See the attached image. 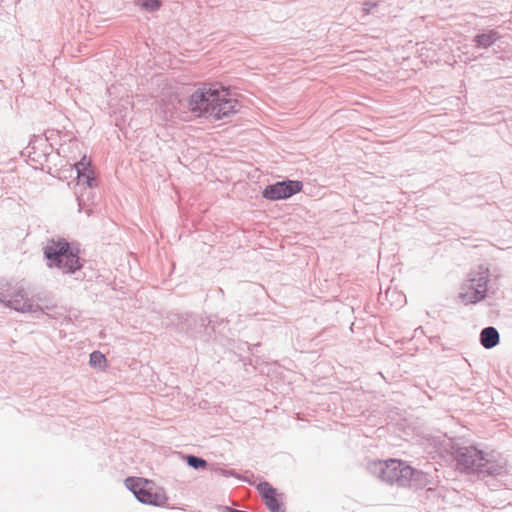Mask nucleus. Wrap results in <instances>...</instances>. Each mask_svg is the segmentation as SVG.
<instances>
[{
    "instance_id": "16",
    "label": "nucleus",
    "mask_w": 512,
    "mask_h": 512,
    "mask_svg": "<svg viewBox=\"0 0 512 512\" xmlns=\"http://www.w3.org/2000/svg\"><path fill=\"white\" fill-rule=\"evenodd\" d=\"M187 462L190 466L194 468H204L207 465L205 460L195 456H188Z\"/></svg>"
},
{
    "instance_id": "11",
    "label": "nucleus",
    "mask_w": 512,
    "mask_h": 512,
    "mask_svg": "<svg viewBox=\"0 0 512 512\" xmlns=\"http://www.w3.org/2000/svg\"><path fill=\"white\" fill-rule=\"evenodd\" d=\"M500 334L493 326L485 327L480 332V343L485 349H492L499 344Z\"/></svg>"
},
{
    "instance_id": "15",
    "label": "nucleus",
    "mask_w": 512,
    "mask_h": 512,
    "mask_svg": "<svg viewBox=\"0 0 512 512\" xmlns=\"http://www.w3.org/2000/svg\"><path fill=\"white\" fill-rule=\"evenodd\" d=\"M10 303H11L12 307L17 311L27 312V311H31V309H32V305L30 303L25 301L21 304L20 300H18L17 298L10 301Z\"/></svg>"
},
{
    "instance_id": "6",
    "label": "nucleus",
    "mask_w": 512,
    "mask_h": 512,
    "mask_svg": "<svg viewBox=\"0 0 512 512\" xmlns=\"http://www.w3.org/2000/svg\"><path fill=\"white\" fill-rule=\"evenodd\" d=\"M44 255L48 260L52 261L50 267L53 265L57 267L67 257L69 265L76 263V251L72 249L65 239H52L48 241L44 248Z\"/></svg>"
},
{
    "instance_id": "17",
    "label": "nucleus",
    "mask_w": 512,
    "mask_h": 512,
    "mask_svg": "<svg viewBox=\"0 0 512 512\" xmlns=\"http://www.w3.org/2000/svg\"><path fill=\"white\" fill-rule=\"evenodd\" d=\"M16 297H20L21 299H24V295L22 293L17 294Z\"/></svg>"
},
{
    "instance_id": "18",
    "label": "nucleus",
    "mask_w": 512,
    "mask_h": 512,
    "mask_svg": "<svg viewBox=\"0 0 512 512\" xmlns=\"http://www.w3.org/2000/svg\"><path fill=\"white\" fill-rule=\"evenodd\" d=\"M449 104H450V105H453V101H452V99H451V98H450Z\"/></svg>"
},
{
    "instance_id": "5",
    "label": "nucleus",
    "mask_w": 512,
    "mask_h": 512,
    "mask_svg": "<svg viewBox=\"0 0 512 512\" xmlns=\"http://www.w3.org/2000/svg\"><path fill=\"white\" fill-rule=\"evenodd\" d=\"M381 479L388 483H401L412 478L414 469L404 462L390 459L380 463Z\"/></svg>"
},
{
    "instance_id": "2",
    "label": "nucleus",
    "mask_w": 512,
    "mask_h": 512,
    "mask_svg": "<svg viewBox=\"0 0 512 512\" xmlns=\"http://www.w3.org/2000/svg\"><path fill=\"white\" fill-rule=\"evenodd\" d=\"M187 108L196 117L221 121L237 114L241 104L237 94L229 87L220 83H205L189 96Z\"/></svg>"
},
{
    "instance_id": "1",
    "label": "nucleus",
    "mask_w": 512,
    "mask_h": 512,
    "mask_svg": "<svg viewBox=\"0 0 512 512\" xmlns=\"http://www.w3.org/2000/svg\"><path fill=\"white\" fill-rule=\"evenodd\" d=\"M450 456L455 461V469L464 474H476L479 478L486 476H500L507 473V461L499 457L495 459L493 455H488L472 444L465 445L460 443L465 435H458L457 431L452 430V426L461 429L453 417H450Z\"/></svg>"
},
{
    "instance_id": "8",
    "label": "nucleus",
    "mask_w": 512,
    "mask_h": 512,
    "mask_svg": "<svg viewBox=\"0 0 512 512\" xmlns=\"http://www.w3.org/2000/svg\"><path fill=\"white\" fill-rule=\"evenodd\" d=\"M258 489L265 505L271 512H284L282 495L275 488L268 483H262L258 486Z\"/></svg>"
},
{
    "instance_id": "10",
    "label": "nucleus",
    "mask_w": 512,
    "mask_h": 512,
    "mask_svg": "<svg viewBox=\"0 0 512 512\" xmlns=\"http://www.w3.org/2000/svg\"><path fill=\"white\" fill-rule=\"evenodd\" d=\"M501 38V35L498 31L494 29L486 30L477 33L473 37L474 46L478 49H488L492 45L496 43Z\"/></svg>"
},
{
    "instance_id": "4",
    "label": "nucleus",
    "mask_w": 512,
    "mask_h": 512,
    "mask_svg": "<svg viewBox=\"0 0 512 512\" xmlns=\"http://www.w3.org/2000/svg\"><path fill=\"white\" fill-rule=\"evenodd\" d=\"M125 483L127 488L130 489L142 503L163 506L167 502L168 498L165 492L147 479L128 478Z\"/></svg>"
},
{
    "instance_id": "14",
    "label": "nucleus",
    "mask_w": 512,
    "mask_h": 512,
    "mask_svg": "<svg viewBox=\"0 0 512 512\" xmlns=\"http://www.w3.org/2000/svg\"><path fill=\"white\" fill-rule=\"evenodd\" d=\"M90 365L93 367H102L106 363L105 356L99 351H95L90 354Z\"/></svg>"
},
{
    "instance_id": "3",
    "label": "nucleus",
    "mask_w": 512,
    "mask_h": 512,
    "mask_svg": "<svg viewBox=\"0 0 512 512\" xmlns=\"http://www.w3.org/2000/svg\"><path fill=\"white\" fill-rule=\"evenodd\" d=\"M490 273L488 268L479 266L478 270L471 271L461 286L459 299L464 305L477 304L484 300L488 292Z\"/></svg>"
},
{
    "instance_id": "13",
    "label": "nucleus",
    "mask_w": 512,
    "mask_h": 512,
    "mask_svg": "<svg viewBox=\"0 0 512 512\" xmlns=\"http://www.w3.org/2000/svg\"><path fill=\"white\" fill-rule=\"evenodd\" d=\"M137 4L145 10L156 11L161 6V0H137Z\"/></svg>"
},
{
    "instance_id": "9",
    "label": "nucleus",
    "mask_w": 512,
    "mask_h": 512,
    "mask_svg": "<svg viewBox=\"0 0 512 512\" xmlns=\"http://www.w3.org/2000/svg\"><path fill=\"white\" fill-rule=\"evenodd\" d=\"M77 171V178L79 183L85 184L88 187L96 185L95 173L91 168V162L87 157H83L79 162L74 165Z\"/></svg>"
},
{
    "instance_id": "12",
    "label": "nucleus",
    "mask_w": 512,
    "mask_h": 512,
    "mask_svg": "<svg viewBox=\"0 0 512 512\" xmlns=\"http://www.w3.org/2000/svg\"><path fill=\"white\" fill-rule=\"evenodd\" d=\"M57 267L59 269L63 270V272H65V273H73L76 270L80 269L81 264L79 261L78 254L76 253V263H71V265H69L68 257H67V258H64L63 261H61Z\"/></svg>"
},
{
    "instance_id": "7",
    "label": "nucleus",
    "mask_w": 512,
    "mask_h": 512,
    "mask_svg": "<svg viewBox=\"0 0 512 512\" xmlns=\"http://www.w3.org/2000/svg\"><path fill=\"white\" fill-rule=\"evenodd\" d=\"M303 188L301 181L287 180L267 186L263 190V197L268 200H281L299 193Z\"/></svg>"
}]
</instances>
